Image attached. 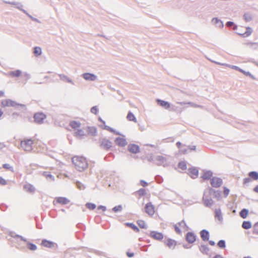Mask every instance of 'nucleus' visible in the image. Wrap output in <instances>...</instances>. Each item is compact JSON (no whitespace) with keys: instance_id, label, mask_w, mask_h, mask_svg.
<instances>
[{"instance_id":"1","label":"nucleus","mask_w":258,"mask_h":258,"mask_svg":"<svg viewBox=\"0 0 258 258\" xmlns=\"http://www.w3.org/2000/svg\"><path fill=\"white\" fill-rule=\"evenodd\" d=\"M76 169L80 172L84 171L88 167V163L86 159L82 156H74L72 159Z\"/></svg>"},{"instance_id":"2","label":"nucleus","mask_w":258,"mask_h":258,"mask_svg":"<svg viewBox=\"0 0 258 258\" xmlns=\"http://www.w3.org/2000/svg\"><path fill=\"white\" fill-rule=\"evenodd\" d=\"M1 106L2 107L11 106L15 107L16 109H18L19 107H21L24 109H26V106L24 104L18 103L13 100L10 99L3 100L1 102Z\"/></svg>"},{"instance_id":"3","label":"nucleus","mask_w":258,"mask_h":258,"mask_svg":"<svg viewBox=\"0 0 258 258\" xmlns=\"http://www.w3.org/2000/svg\"><path fill=\"white\" fill-rule=\"evenodd\" d=\"M46 115L42 112H37L34 114V122L37 124H42L46 118Z\"/></svg>"},{"instance_id":"4","label":"nucleus","mask_w":258,"mask_h":258,"mask_svg":"<svg viewBox=\"0 0 258 258\" xmlns=\"http://www.w3.org/2000/svg\"><path fill=\"white\" fill-rule=\"evenodd\" d=\"M223 180L222 178L216 176L213 177L210 180V184L212 187H220L223 184Z\"/></svg>"},{"instance_id":"5","label":"nucleus","mask_w":258,"mask_h":258,"mask_svg":"<svg viewBox=\"0 0 258 258\" xmlns=\"http://www.w3.org/2000/svg\"><path fill=\"white\" fill-rule=\"evenodd\" d=\"M33 144V141L31 139H27L25 141H21V147L27 151H30L32 149V145Z\"/></svg>"},{"instance_id":"6","label":"nucleus","mask_w":258,"mask_h":258,"mask_svg":"<svg viewBox=\"0 0 258 258\" xmlns=\"http://www.w3.org/2000/svg\"><path fill=\"white\" fill-rule=\"evenodd\" d=\"M155 160L156 161L155 164L158 166L162 165L164 167H166L168 166V164H166L167 158L163 156H156L155 157Z\"/></svg>"},{"instance_id":"7","label":"nucleus","mask_w":258,"mask_h":258,"mask_svg":"<svg viewBox=\"0 0 258 258\" xmlns=\"http://www.w3.org/2000/svg\"><path fill=\"white\" fill-rule=\"evenodd\" d=\"M202 200L204 205L208 208H210L213 205L214 203L212 199L210 197H209L208 195H207V191L204 192Z\"/></svg>"},{"instance_id":"8","label":"nucleus","mask_w":258,"mask_h":258,"mask_svg":"<svg viewBox=\"0 0 258 258\" xmlns=\"http://www.w3.org/2000/svg\"><path fill=\"white\" fill-rule=\"evenodd\" d=\"M112 143L109 140L103 138L100 143V147L106 151H109L112 147Z\"/></svg>"},{"instance_id":"9","label":"nucleus","mask_w":258,"mask_h":258,"mask_svg":"<svg viewBox=\"0 0 258 258\" xmlns=\"http://www.w3.org/2000/svg\"><path fill=\"white\" fill-rule=\"evenodd\" d=\"M196 239L197 235L193 232H188L185 235V240L188 243H194Z\"/></svg>"},{"instance_id":"10","label":"nucleus","mask_w":258,"mask_h":258,"mask_svg":"<svg viewBox=\"0 0 258 258\" xmlns=\"http://www.w3.org/2000/svg\"><path fill=\"white\" fill-rule=\"evenodd\" d=\"M150 236L155 240L161 241L164 237L161 232L156 231H151L149 234Z\"/></svg>"},{"instance_id":"11","label":"nucleus","mask_w":258,"mask_h":258,"mask_svg":"<svg viewBox=\"0 0 258 258\" xmlns=\"http://www.w3.org/2000/svg\"><path fill=\"white\" fill-rule=\"evenodd\" d=\"M127 150L133 154H137L140 152V148L138 145L130 144L127 146Z\"/></svg>"},{"instance_id":"12","label":"nucleus","mask_w":258,"mask_h":258,"mask_svg":"<svg viewBox=\"0 0 258 258\" xmlns=\"http://www.w3.org/2000/svg\"><path fill=\"white\" fill-rule=\"evenodd\" d=\"M82 77L86 81H94L97 78V76L94 74L90 73H85L82 75Z\"/></svg>"},{"instance_id":"13","label":"nucleus","mask_w":258,"mask_h":258,"mask_svg":"<svg viewBox=\"0 0 258 258\" xmlns=\"http://www.w3.org/2000/svg\"><path fill=\"white\" fill-rule=\"evenodd\" d=\"M145 212L149 215L152 216L155 213L154 206L151 202L147 203L145 207Z\"/></svg>"},{"instance_id":"14","label":"nucleus","mask_w":258,"mask_h":258,"mask_svg":"<svg viewBox=\"0 0 258 258\" xmlns=\"http://www.w3.org/2000/svg\"><path fill=\"white\" fill-rule=\"evenodd\" d=\"M187 171V174L190 176L191 178L195 179L198 176L199 170L197 168L192 167L191 168H189Z\"/></svg>"},{"instance_id":"15","label":"nucleus","mask_w":258,"mask_h":258,"mask_svg":"<svg viewBox=\"0 0 258 258\" xmlns=\"http://www.w3.org/2000/svg\"><path fill=\"white\" fill-rule=\"evenodd\" d=\"M114 143L119 147H125L127 142L124 138L117 137L114 140Z\"/></svg>"},{"instance_id":"16","label":"nucleus","mask_w":258,"mask_h":258,"mask_svg":"<svg viewBox=\"0 0 258 258\" xmlns=\"http://www.w3.org/2000/svg\"><path fill=\"white\" fill-rule=\"evenodd\" d=\"M203 173L201 176V178L204 180H211L213 177V172L211 170H203Z\"/></svg>"},{"instance_id":"17","label":"nucleus","mask_w":258,"mask_h":258,"mask_svg":"<svg viewBox=\"0 0 258 258\" xmlns=\"http://www.w3.org/2000/svg\"><path fill=\"white\" fill-rule=\"evenodd\" d=\"M9 236L14 238L17 242H19L20 241H23L24 242H27V239L23 237L22 236L20 235L19 234H16L15 232L11 231L9 234Z\"/></svg>"},{"instance_id":"18","label":"nucleus","mask_w":258,"mask_h":258,"mask_svg":"<svg viewBox=\"0 0 258 258\" xmlns=\"http://www.w3.org/2000/svg\"><path fill=\"white\" fill-rule=\"evenodd\" d=\"M157 104L165 109H168L170 108V103L166 101H164L160 99H156Z\"/></svg>"},{"instance_id":"19","label":"nucleus","mask_w":258,"mask_h":258,"mask_svg":"<svg viewBox=\"0 0 258 258\" xmlns=\"http://www.w3.org/2000/svg\"><path fill=\"white\" fill-rule=\"evenodd\" d=\"M200 236L204 241H207L210 238V232L206 229L202 230L200 232Z\"/></svg>"},{"instance_id":"20","label":"nucleus","mask_w":258,"mask_h":258,"mask_svg":"<svg viewBox=\"0 0 258 258\" xmlns=\"http://www.w3.org/2000/svg\"><path fill=\"white\" fill-rule=\"evenodd\" d=\"M41 245L48 248H52L54 246V245H57V244L54 242L51 241L47 240L45 239H44L42 240Z\"/></svg>"},{"instance_id":"21","label":"nucleus","mask_w":258,"mask_h":258,"mask_svg":"<svg viewBox=\"0 0 258 258\" xmlns=\"http://www.w3.org/2000/svg\"><path fill=\"white\" fill-rule=\"evenodd\" d=\"M212 23L217 27L222 28L224 26L223 22L218 18H214L212 20Z\"/></svg>"},{"instance_id":"22","label":"nucleus","mask_w":258,"mask_h":258,"mask_svg":"<svg viewBox=\"0 0 258 258\" xmlns=\"http://www.w3.org/2000/svg\"><path fill=\"white\" fill-rule=\"evenodd\" d=\"M101 128L103 129V130H107L111 133H112L116 135H119V136H121L123 137H124L125 136L124 135H123L122 134H121L120 133H119V132L118 131H116V130H115L114 128L108 126V125H105L104 127H102V126H101Z\"/></svg>"},{"instance_id":"23","label":"nucleus","mask_w":258,"mask_h":258,"mask_svg":"<svg viewBox=\"0 0 258 258\" xmlns=\"http://www.w3.org/2000/svg\"><path fill=\"white\" fill-rule=\"evenodd\" d=\"M210 61H211V62L214 63H216V64H219V65H220V66H227L229 68H231V69H234L236 71H238L239 69V68L238 67V66H232V65H230V64H226V63H221V62H217V61H214V60H213L210 58H208Z\"/></svg>"},{"instance_id":"24","label":"nucleus","mask_w":258,"mask_h":258,"mask_svg":"<svg viewBox=\"0 0 258 258\" xmlns=\"http://www.w3.org/2000/svg\"><path fill=\"white\" fill-rule=\"evenodd\" d=\"M87 132L89 135L95 136L97 135V128L95 126H87Z\"/></svg>"},{"instance_id":"25","label":"nucleus","mask_w":258,"mask_h":258,"mask_svg":"<svg viewBox=\"0 0 258 258\" xmlns=\"http://www.w3.org/2000/svg\"><path fill=\"white\" fill-rule=\"evenodd\" d=\"M55 200L57 203L62 205H67L70 202V200L65 197H57Z\"/></svg>"},{"instance_id":"26","label":"nucleus","mask_w":258,"mask_h":258,"mask_svg":"<svg viewBox=\"0 0 258 258\" xmlns=\"http://www.w3.org/2000/svg\"><path fill=\"white\" fill-rule=\"evenodd\" d=\"M58 76L59 77L60 79L64 82H68L69 83L72 84V85H75L74 82L73 81L72 79L69 78L67 76L64 75V74H58Z\"/></svg>"},{"instance_id":"27","label":"nucleus","mask_w":258,"mask_h":258,"mask_svg":"<svg viewBox=\"0 0 258 258\" xmlns=\"http://www.w3.org/2000/svg\"><path fill=\"white\" fill-rule=\"evenodd\" d=\"M164 243L170 248L173 246H175L177 244V242L174 239L171 238H168L166 241H164Z\"/></svg>"},{"instance_id":"28","label":"nucleus","mask_w":258,"mask_h":258,"mask_svg":"<svg viewBox=\"0 0 258 258\" xmlns=\"http://www.w3.org/2000/svg\"><path fill=\"white\" fill-rule=\"evenodd\" d=\"M246 31L244 33H240L237 32V34L238 35L242 36L243 37H246L249 36L252 33V29L249 27H247L246 28Z\"/></svg>"},{"instance_id":"29","label":"nucleus","mask_w":258,"mask_h":258,"mask_svg":"<svg viewBox=\"0 0 258 258\" xmlns=\"http://www.w3.org/2000/svg\"><path fill=\"white\" fill-rule=\"evenodd\" d=\"M199 250L202 253L207 254L210 248L207 245L202 244L199 246Z\"/></svg>"},{"instance_id":"30","label":"nucleus","mask_w":258,"mask_h":258,"mask_svg":"<svg viewBox=\"0 0 258 258\" xmlns=\"http://www.w3.org/2000/svg\"><path fill=\"white\" fill-rule=\"evenodd\" d=\"M215 217L219 221L221 222L223 220V217L222 215L221 211L220 209H216L215 210Z\"/></svg>"},{"instance_id":"31","label":"nucleus","mask_w":258,"mask_h":258,"mask_svg":"<svg viewBox=\"0 0 258 258\" xmlns=\"http://www.w3.org/2000/svg\"><path fill=\"white\" fill-rule=\"evenodd\" d=\"M248 175L251 178V180H258V172L257 171H250L248 173Z\"/></svg>"},{"instance_id":"32","label":"nucleus","mask_w":258,"mask_h":258,"mask_svg":"<svg viewBox=\"0 0 258 258\" xmlns=\"http://www.w3.org/2000/svg\"><path fill=\"white\" fill-rule=\"evenodd\" d=\"M70 126L73 129H77L81 126V123L75 120H73L70 122Z\"/></svg>"},{"instance_id":"33","label":"nucleus","mask_w":258,"mask_h":258,"mask_svg":"<svg viewBox=\"0 0 258 258\" xmlns=\"http://www.w3.org/2000/svg\"><path fill=\"white\" fill-rule=\"evenodd\" d=\"M248 212L249 211L248 209L244 208L240 211L239 216L241 218L245 219L247 217L248 215Z\"/></svg>"},{"instance_id":"34","label":"nucleus","mask_w":258,"mask_h":258,"mask_svg":"<svg viewBox=\"0 0 258 258\" xmlns=\"http://www.w3.org/2000/svg\"><path fill=\"white\" fill-rule=\"evenodd\" d=\"M125 225L130 228L132 229L136 232H139L140 231L139 228L133 223H126Z\"/></svg>"},{"instance_id":"35","label":"nucleus","mask_w":258,"mask_h":258,"mask_svg":"<svg viewBox=\"0 0 258 258\" xmlns=\"http://www.w3.org/2000/svg\"><path fill=\"white\" fill-rule=\"evenodd\" d=\"M126 118L130 121H132L135 122H137V121L136 117L131 111L128 112Z\"/></svg>"},{"instance_id":"36","label":"nucleus","mask_w":258,"mask_h":258,"mask_svg":"<svg viewBox=\"0 0 258 258\" xmlns=\"http://www.w3.org/2000/svg\"><path fill=\"white\" fill-rule=\"evenodd\" d=\"M251 226V223L249 221H244L242 224V228L246 230L250 229Z\"/></svg>"},{"instance_id":"37","label":"nucleus","mask_w":258,"mask_h":258,"mask_svg":"<svg viewBox=\"0 0 258 258\" xmlns=\"http://www.w3.org/2000/svg\"><path fill=\"white\" fill-rule=\"evenodd\" d=\"M33 53L36 57L40 56L42 53V50L40 47L35 46L33 48Z\"/></svg>"},{"instance_id":"38","label":"nucleus","mask_w":258,"mask_h":258,"mask_svg":"<svg viewBox=\"0 0 258 258\" xmlns=\"http://www.w3.org/2000/svg\"><path fill=\"white\" fill-rule=\"evenodd\" d=\"M27 243V247L30 250H35L37 249V246L34 243H32L29 241H28L27 240V242H26Z\"/></svg>"},{"instance_id":"39","label":"nucleus","mask_w":258,"mask_h":258,"mask_svg":"<svg viewBox=\"0 0 258 258\" xmlns=\"http://www.w3.org/2000/svg\"><path fill=\"white\" fill-rule=\"evenodd\" d=\"M22 74V71L20 70H17L14 71H11L9 73L11 76L18 77H20Z\"/></svg>"},{"instance_id":"40","label":"nucleus","mask_w":258,"mask_h":258,"mask_svg":"<svg viewBox=\"0 0 258 258\" xmlns=\"http://www.w3.org/2000/svg\"><path fill=\"white\" fill-rule=\"evenodd\" d=\"M11 5L15 6L17 9H18V10H20L23 12V10H24L23 9V5L21 3L11 2Z\"/></svg>"},{"instance_id":"41","label":"nucleus","mask_w":258,"mask_h":258,"mask_svg":"<svg viewBox=\"0 0 258 258\" xmlns=\"http://www.w3.org/2000/svg\"><path fill=\"white\" fill-rule=\"evenodd\" d=\"M24 188L30 192H33L35 191L34 187L31 184H26L24 186Z\"/></svg>"},{"instance_id":"42","label":"nucleus","mask_w":258,"mask_h":258,"mask_svg":"<svg viewBox=\"0 0 258 258\" xmlns=\"http://www.w3.org/2000/svg\"><path fill=\"white\" fill-rule=\"evenodd\" d=\"M137 224L141 228L147 229L148 226L146 224L145 222L142 220H139L137 221Z\"/></svg>"},{"instance_id":"43","label":"nucleus","mask_w":258,"mask_h":258,"mask_svg":"<svg viewBox=\"0 0 258 258\" xmlns=\"http://www.w3.org/2000/svg\"><path fill=\"white\" fill-rule=\"evenodd\" d=\"M214 187L208 186L205 190L204 191H207V195H208L209 197H210L211 195L213 194H214L215 191V189H213Z\"/></svg>"},{"instance_id":"44","label":"nucleus","mask_w":258,"mask_h":258,"mask_svg":"<svg viewBox=\"0 0 258 258\" xmlns=\"http://www.w3.org/2000/svg\"><path fill=\"white\" fill-rule=\"evenodd\" d=\"M75 134L77 138H80V139H81L82 137L86 135L82 129H78Z\"/></svg>"},{"instance_id":"45","label":"nucleus","mask_w":258,"mask_h":258,"mask_svg":"<svg viewBox=\"0 0 258 258\" xmlns=\"http://www.w3.org/2000/svg\"><path fill=\"white\" fill-rule=\"evenodd\" d=\"M213 196L214 198L219 201L221 198V191L219 190H216L214 194H213Z\"/></svg>"},{"instance_id":"46","label":"nucleus","mask_w":258,"mask_h":258,"mask_svg":"<svg viewBox=\"0 0 258 258\" xmlns=\"http://www.w3.org/2000/svg\"><path fill=\"white\" fill-rule=\"evenodd\" d=\"M23 12L25 14H26L29 18H30L32 21L38 22V23H40V21L38 19L35 18L33 17V16H32L26 10H23Z\"/></svg>"},{"instance_id":"47","label":"nucleus","mask_w":258,"mask_h":258,"mask_svg":"<svg viewBox=\"0 0 258 258\" xmlns=\"http://www.w3.org/2000/svg\"><path fill=\"white\" fill-rule=\"evenodd\" d=\"M178 167L182 170H185L187 168L186 164L184 161H180L178 163Z\"/></svg>"},{"instance_id":"48","label":"nucleus","mask_w":258,"mask_h":258,"mask_svg":"<svg viewBox=\"0 0 258 258\" xmlns=\"http://www.w3.org/2000/svg\"><path fill=\"white\" fill-rule=\"evenodd\" d=\"M247 45H249L251 48L254 50L258 49V42H248Z\"/></svg>"},{"instance_id":"49","label":"nucleus","mask_w":258,"mask_h":258,"mask_svg":"<svg viewBox=\"0 0 258 258\" xmlns=\"http://www.w3.org/2000/svg\"><path fill=\"white\" fill-rule=\"evenodd\" d=\"M218 246L220 248H224L226 247V242L224 240H220L217 243Z\"/></svg>"},{"instance_id":"50","label":"nucleus","mask_w":258,"mask_h":258,"mask_svg":"<svg viewBox=\"0 0 258 258\" xmlns=\"http://www.w3.org/2000/svg\"><path fill=\"white\" fill-rule=\"evenodd\" d=\"M85 206L87 208H88V209H89L90 210H93L96 207V205L95 204L92 203H87L86 204Z\"/></svg>"},{"instance_id":"51","label":"nucleus","mask_w":258,"mask_h":258,"mask_svg":"<svg viewBox=\"0 0 258 258\" xmlns=\"http://www.w3.org/2000/svg\"><path fill=\"white\" fill-rule=\"evenodd\" d=\"M226 26L227 27H231L233 26L232 29L234 30H235L237 28V26L234 24V23L232 21H228L226 23Z\"/></svg>"},{"instance_id":"52","label":"nucleus","mask_w":258,"mask_h":258,"mask_svg":"<svg viewBox=\"0 0 258 258\" xmlns=\"http://www.w3.org/2000/svg\"><path fill=\"white\" fill-rule=\"evenodd\" d=\"M122 210V207L121 205L116 206L112 209V211L115 213L121 212Z\"/></svg>"},{"instance_id":"53","label":"nucleus","mask_w":258,"mask_h":258,"mask_svg":"<svg viewBox=\"0 0 258 258\" xmlns=\"http://www.w3.org/2000/svg\"><path fill=\"white\" fill-rule=\"evenodd\" d=\"M3 167L6 169L9 170L12 172H14V168L9 164L5 163L3 165Z\"/></svg>"},{"instance_id":"54","label":"nucleus","mask_w":258,"mask_h":258,"mask_svg":"<svg viewBox=\"0 0 258 258\" xmlns=\"http://www.w3.org/2000/svg\"><path fill=\"white\" fill-rule=\"evenodd\" d=\"M243 19L246 22H249L252 20V17L249 14L245 13L243 15Z\"/></svg>"},{"instance_id":"55","label":"nucleus","mask_w":258,"mask_h":258,"mask_svg":"<svg viewBox=\"0 0 258 258\" xmlns=\"http://www.w3.org/2000/svg\"><path fill=\"white\" fill-rule=\"evenodd\" d=\"M19 115V114L18 113L16 112H13L12 114V116L11 118V121H12V122L15 121L17 119V117Z\"/></svg>"},{"instance_id":"56","label":"nucleus","mask_w":258,"mask_h":258,"mask_svg":"<svg viewBox=\"0 0 258 258\" xmlns=\"http://www.w3.org/2000/svg\"><path fill=\"white\" fill-rule=\"evenodd\" d=\"M137 193L139 194L140 197H143L146 195V191L145 188H140L139 190H138L137 191Z\"/></svg>"},{"instance_id":"57","label":"nucleus","mask_w":258,"mask_h":258,"mask_svg":"<svg viewBox=\"0 0 258 258\" xmlns=\"http://www.w3.org/2000/svg\"><path fill=\"white\" fill-rule=\"evenodd\" d=\"M90 111L92 113L96 115L98 114L99 110L97 106H94L91 108Z\"/></svg>"},{"instance_id":"58","label":"nucleus","mask_w":258,"mask_h":258,"mask_svg":"<svg viewBox=\"0 0 258 258\" xmlns=\"http://www.w3.org/2000/svg\"><path fill=\"white\" fill-rule=\"evenodd\" d=\"M258 222H256L254 225L253 228L252 233L254 234L258 235Z\"/></svg>"},{"instance_id":"59","label":"nucleus","mask_w":258,"mask_h":258,"mask_svg":"<svg viewBox=\"0 0 258 258\" xmlns=\"http://www.w3.org/2000/svg\"><path fill=\"white\" fill-rule=\"evenodd\" d=\"M76 185L77 186V187L80 189V190H82V189H85V186L84 185V184H83L81 182H79V181H77L76 182Z\"/></svg>"},{"instance_id":"60","label":"nucleus","mask_w":258,"mask_h":258,"mask_svg":"<svg viewBox=\"0 0 258 258\" xmlns=\"http://www.w3.org/2000/svg\"><path fill=\"white\" fill-rule=\"evenodd\" d=\"M230 190L229 188H228L227 187H224L223 188V194L224 197L226 198L229 195Z\"/></svg>"},{"instance_id":"61","label":"nucleus","mask_w":258,"mask_h":258,"mask_svg":"<svg viewBox=\"0 0 258 258\" xmlns=\"http://www.w3.org/2000/svg\"><path fill=\"white\" fill-rule=\"evenodd\" d=\"M177 224L180 226L181 227H187L188 228V226H187L185 221L184 220H182L181 222H179L177 223Z\"/></svg>"},{"instance_id":"62","label":"nucleus","mask_w":258,"mask_h":258,"mask_svg":"<svg viewBox=\"0 0 258 258\" xmlns=\"http://www.w3.org/2000/svg\"><path fill=\"white\" fill-rule=\"evenodd\" d=\"M179 152L183 154H186L188 153V148H182L181 147L179 149Z\"/></svg>"},{"instance_id":"63","label":"nucleus","mask_w":258,"mask_h":258,"mask_svg":"<svg viewBox=\"0 0 258 258\" xmlns=\"http://www.w3.org/2000/svg\"><path fill=\"white\" fill-rule=\"evenodd\" d=\"M23 76L25 78L24 84H26L27 81L31 78V76L29 74L27 73H24L23 74Z\"/></svg>"},{"instance_id":"64","label":"nucleus","mask_w":258,"mask_h":258,"mask_svg":"<svg viewBox=\"0 0 258 258\" xmlns=\"http://www.w3.org/2000/svg\"><path fill=\"white\" fill-rule=\"evenodd\" d=\"M243 74L246 76H249L250 78H251L252 79H253L254 80H255V78L249 72H246L245 71Z\"/></svg>"}]
</instances>
